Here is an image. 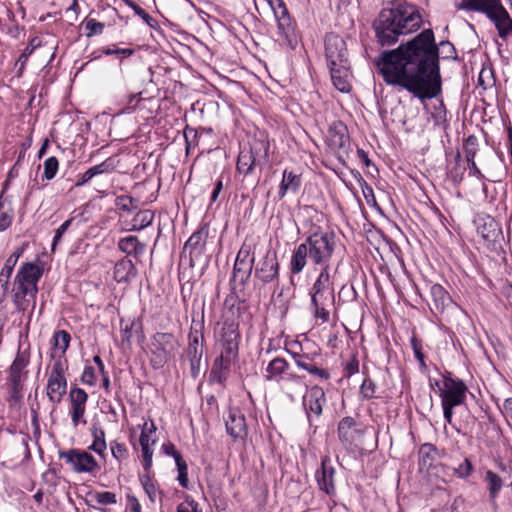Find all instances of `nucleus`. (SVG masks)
Listing matches in <instances>:
<instances>
[{"mask_svg":"<svg viewBox=\"0 0 512 512\" xmlns=\"http://www.w3.org/2000/svg\"><path fill=\"white\" fill-rule=\"evenodd\" d=\"M136 268L128 258H123L114 266V279L118 283H127L136 276Z\"/></svg>","mask_w":512,"mask_h":512,"instance_id":"obj_26","label":"nucleus"},{"mask_svg":"<svg viewBox=\"0 0 512 512\" xmlns=\"http://www.w3.org/2000/svg\"><path fill=\"white\" fill-rule=\"evenodd\" d=\"M36 302V294H33L31 297L30 294H24L22 292V289H19V286H17V290L14 294V304L19 311H25L28 309L29 306H32V308L35 307Z\"/></svg>","mask_w":512,"mask_h":512,"instance_id":"obj_36","label":"nucleus"},{"mask_svg":"<svg viewBox=\"0 0 512 512\" xmlns=\"http://www.w3.org/2000/svg\"><path fill=\"white\" fill-rule=\"evenodd\" d=\"M375 390H376L375 383L370 378H365L360 387V394L365 399H371L372 397H374Z\"/></svg>","mask_w":512,"mask_h":512,"instance_id":"obj_56","label":"nucleus"},{"mask_svg":"<svg viewBox=\"0 0 512 512\" xmlns=\"http://www.w3.org/2000/svg\"><path fill=\"white\" fill-rule=\"evenodd\" d=\"M334 290L330 284L329 266L323 267L318 278L316 279L312 292Z\"/></svg>","mask_w":512,"mask_h":512,"instance_id":"obj_40","label":"nucleus"},{"mask_svg":"<svg viewBox=\"0 0 512 512\" xmlns=\"http://www.w3.org/2000/svg\"><path fill=\"white\" fill-rule=\"evenodd\" d=\"M328 67L335 88L340 92H348L350 90V84L347 80L348 63H342V65H328Z\"/></svg>","mask_w":512,"mask_h":512,"instance_id":"obj_25","label":"nucleus"},{"mask_svg":"<svg viewBox=\"0 0 512 512\" xmlns=\"http://www.w3.org/2000/svg\"><path fill=\"white\" fill-rule=\"evenodd\" d=\"M430 297L429 306L434 314L443 313L453 303L448 292L440 284L431 285Z\"/></svg>","mask_w":512,"mask_h":512,"instance_id":"obj_22","label":"nucleus"},{"mask_svg":"<svg viewBox=\"0 0 512 512\" xmlns=\"http://www.w3.org/2000/svg\"><path fill=\"white\" fill-rule=\"evenodd\" d=\"M141 333L142 332V325L140 322H136L135 320L126 323L124 327L121 329V337L122 342L130 343L133 333Z\"/></svg>","mask_w":512,"mask_h":512,"instance_id":"obj_45","label":"nucleus"},{"mask_svg":"<svg viewBox=\"0 0 512 512\" xmlns=\"http://www.w3.org/2000/svg\"><path fill=\"white\" fill-rule=\"evenodd\" d=\"M279 262L275 251L267 250L263 258L257 263L255 277L263 283H270L277 279Z\"/></svg>","mask_w":512,"mask_h":512,"instance_id":"obj_14","label":"nucleus"},{"mask_svg":"<svg viewBox=\"0 0 512 512\" xmlns=\"http://www.w3.org/2000/svg\"><path fill=\"white\" fill-rule=\"evenodd\" d=\"M129 6L134 10V12L140 16L149 26L153 27V24L156 22L148 13L145 12L143 8L134 2H129Z\"/></svg>","mask_w":512,"mask_h":512,"instance_id":"obj_63","label":"nucleus"},{"mask_svg":"<svg viewBox=\"0 0 512 512\" xmlns=\"http://www.w3.org/2000/svg\"><path fill=\"white\" fill-rule=\"evenodd\" d=\"M443 378V387H439V396L444 418L447 423L452 424L453 408L465 402L468 388L461 379L453 378L451 375H444Z\"/></svg>","mask_w":512,"mask_h":512,"instance_id":"obj_5","label":"nucleus"},{"mask_svg":"<svg viewBox=\"0 0 512 512\" xmlns=\"http://www.w3.org/2000/svg\"><path fill=\"white\" fill-rule=\"evenodd\" d=\"M307 256H309V250L303 242L297 246L291 258L290 269L293 274L302 272L307 263Z\"/></svg>","mask_w":512,"mask_h":512,"instance_id":"obj_29","label":"nucleus"},{"mask_svg":"<svg viewBox=\"0 0 512 512\" xmlns=\"http://www.w3.org/2000/svg\"><path fill=\"white\" fill-rule=\"evenodd\" d=\"M208 232L206 225L200 227L189 237L184 245V252H188L190 265L192 267L201 262L204 258Z\"/></svg>","mask_w":512,"mask_h":512,"instance_id":"obj_10","label":"nucleus"},{"mask_svg":"<svg viewBox=\"0 0 512 512\" xmlns=\"http://www.w3.org/2000/svg\"><path fill=\"white\" fill-rule=\"evenodd\" d=\"M334 301V290H325L311 293V305L322 304L332 306Z\"/></svg>","mask_w":512,"mask_h":512,"instance_id":"obj_38","label":"nucleus"},{"mask_svg":"<svg viewBox=\"0 0 512 512\" xmlns=\"http://www.w3.org/2000/svg\"><path fill=\"white\" fill-rule=\"evenodd\" d=\"M29 363V356L26 353H18L9 368V383L10 384H23L27 377L25 368Z\"/></svg>","mask_w":512,"mask_h":512,"instance_id":"obj_23","label":"nucleus"},{"mask_svg":"<svg viewBox=\"0 0 512 512\" xmlns=\"http://www.w3.org/2000/svg\"><path fill=\"white\" fill-rule=\"evenodd\" d=\"M441 47L446 58H456L453 44H437L433 30L428 28L394 49L383 50L373 63L387 85L400 87L422 101L433 99L442 91Z\"/></svg>","mask_w":512,"mask_h":512,"instance_id":"obj_1","label":"nucleus"},{"mask_svg":"<svg viewBox=\"0 0 512 512\" xmlns=\"http://www.w3.org/2000/svg\"><path fill=\"white\" fill-rule=\"evenodd\" d=\"M455 473L459 477H467L472 472V464L469 459L465 458L457 467L454 468Z\"/></svg>","mask_w":512,"mask_h":512,"instance_id":"obj_60","label":"nucleus"},{"mask_svg":"<svg viewBox=\"0 0 512 512\" xmlns=\"http://www.w3.org/2000/svg\"><path fill=\"white\" fill-rule=\"evenodd\" d=\"M463 149L467 162H472L475 159L477 151L479 149L478 138L475 135H469L463 144Z\"/></svg>","mask_w":512,"mask_h":512,"instance_id":"obj_41","label":"nucleus"},{"mask_svg":"<svg viewBox=\"0 0 512 512\" xmlns=\"http://www.w3.org/2000/svg\"><path fill=\"white\" fill-rule=\"evenodd\" d=\"M227 433L234 439H244L247 436V425L244 414L238 408H230L225 420Z\"/></svg>","mask_w":512,"mask_h":512,"instance_id":"obj_17","label":"nucleus"},{"mask_svg":"<svg viewBox=\"0 0 512 512\" xmlns=\"http://www.w3.org/2000/svg\"><path fill=\"white\" fill-rule=\"evenodd\" d=\"M240 339L239 324L234 320L225 319L216 334L220 354L211 369L210 375L214 381L222 384L228 378L231 365L238 359Z\"/></svg>","mask_w":512,"mask_h":512,"instance_id":"obj_3","label":"nucleus"},{"mask_svg":"<svg viewBox=\"0 0 512 512\" xmlns=\"http://www.w3.org/2000/svg\"><path fill=\"white\" fill-rule=\"evenodd\" d=\"M337 431L340 441L345 445H352L357 436L362 433L355 419L350 416L340 420Z\"/></svg>","mask_w":512,"mask_h":512,"instance_id":"obj_21","label":"nucleus"},{"mask_svg":"<svg viewBox=\"0 0 512 512\" xmlns=\"http://www.w3.org/2000/svg\"><path fill=\"white\" fill-rule=\"evenodd\" d=\"M22 389L23 384H10L9 396L7 398V402L10 408L20 407L23 398Z\"/></svg>","mask_w":512,"mask_h":512,"instance_id":"obj_43","label":"nucleus"},{"mask_svg":"<svg viewBox=\"0 0 512 512\" xmlns=\"http://www.w3.org/2000/svg\"><path fill=\"white\" fill-rule=\"evenodd\" d=\"M70 339V334L65 330L56 332L54 334L55 348L61 350L62 353H65L69 347Z\"/></svg>","mask_w":512,"mask_h":512,"instance_id":"obj_50","label":"nucleus"},{"mask_svg":"<svg viewBox=\"0 0 512 512\" xmlns=\"http://www.w3.org/2000/svg\"><path fill=\"white\" fill-rule=\"evenodd\" d=\"M478 234L488 245L500 243L503 233L499 223L492 217L487 216L481 220L477 227Z\"/></svg>","mask_w":512,"mask_h":512,"instance_id":"obj_19","label":"nucleus"},{"mask_svg":"<svg viewBox=\"0 0 512 512\" xmlns=\"http://www.w3.org/2000/svg\"><path fill=\"white\" fill-rule=\"evenodd\" d=\"M423 23L417 6L405 0H392L372 23L375 41L381 47L392 46L403 35L420 29Z\"/></svg>","mask_w":512,"mask_h":512,"instance_id":"obj_2","label":"nucleus"},{"mask_svg":"<svg viewBox=\"0 0 512 512\" xmlns=\"http://www.w3.org/2000/svg\"><path fill=\"white\" fill-rule=\"evenodd\" d=\"M176 463V466H177V470H178V481H179V484L181 487L183 488H188V483H189V480H188V468H187V464H186V461L184 459H181Z\"/></svg>","mask_w":512,"mask_h":512,"instance_id":"obj_53","label":"nucleus"},{"mask_svg":"<svg viewBox=\"0 0 512 512\" xmlns=\"http://www.w3.org/2000/svg\"><path fill=\"white\" fill-rule=\"evenodd\" d=\"M179 347L177 339L171 333L157 332L151 341V364L154 368L163 367Z\"/></svg>","mask_w":512,"mask_h":512,"instance_id":"obj_7","label":"nucleus"},{"mask_svg":"<svg viewBox=\"0 0 512 512\" xmlns=\"http://www.w3.org/2000/svg\"><path fill=\"white\" fill-rule=\"evenodd\" d=\"M411 346H412V349H413V352H414V355H415L416 359L420 363L421 368L426 369L427 366H426V363H425L424 354L422 352V344H421V342L416 337H413L411 339Z\"/></svg>","mask_w":512,"mask_h":512,"instance_id":"obj_57","label":"nucleus"},{"mask_svg":"<svg viewBox=\"0 0 512 512\" xmlns=\"http://www.w3.org/2000/svg\"><path fill=\"white\" fill-rule=\"evenodd\" d=\"M92 499L99 505L116 504V494L109 491L95 492L91 494Z\"/></svg>","mask_w":512,"mask_h":512,"instance_id":"obj_49","label":"nucleus"},{"mask_svg":"<svg viewBox=\"0 0 512 512\" xmlns=\"http://www.w3.org/2000/svg\"><path fill=\"white\" fill-rule=\"evenodd\" d=\"M334 232H323L320 229L311 233L305 240L309 250V258L316 265L329 266V261L336 247Z\"/></svg>","mask_w":512,"mask_h":512,"instance_id":"obj_6","label":"nucleus"},{"mask_svg":"<svg viewBox=\"0 0 512 512\" xmlns=\"http://www.w3.org/2000/svg\"><path fill=\"white\" fill-rule=\"evenodd\" d=\"M91 433L93 436V443L88 447V449L96 452L102 458H105L107 443L105 440L104 430L97 425H93L91 428Z\"/></svg>","mask_w":512,"mask_h":512,"instance_id":"obj_33","label":"nucleus"},{"mask_svg":"<svg viewBox=\"0 0 512 512\" xmlns=\"http://www.w3.org/2000/svg\"><path fill=\"white\" fill-rule=\"evenodd\" d=\"M145 247V244L141 243L136 236H128L118 242V248L128 255H141L144 253Z\"/></svg>","mask_w":512,"mask_h":512,"instance_id":"obj_31","label":"nucleus"},{"mask_svg":"<svg viewBox=\"0 0 512 512\" xmlns=\"http://www.w3.org/2000/svg\"><path fill=\"white\" fill-rule=\"evenodd\" d=\"M292 357L295 361V364L299 368L306 370L309 374L318 377L319 379L322 380L329 379V372L326 369L317 367L307 354L293 353Z\"/></svg>","mask_w":512,"mask_h":512,"instance_id":"obj_24","label":"nucleus"},{"mask_svg":"<svg viewBox=\"0 0 512 512\" xmlns=\"http://www.w3.org/2000/svg\"><path fill=\"white\" fill-rule=\"evenodd\" d=\"M288 362L284 358H274L267 366L266 379L272 380L274 377L281 375L288 369Z\"/></svg>","mask_w":512,"mask_h":512,"instance_id":"obj_37","label":"nucleus"},{"mask_svg":"<svg viewBox=\"0 0 512 512\" xmlns=\"http://www.w3.org/2000/svg\"><path fill=\"white\" fill-rule=\"evenodd\" d=\"M82 382L93 386L96 383L95 369L92 366H86L82 374Z\"/></svg>","mask_w":512,"mask_h":512,"instance_id":"obj_64","label":"nucleus"},{"mask_svg":"<svg viewBox=\"0 0 512 512\" xmlns=\"http://www.w3.org/2000/svg\"><path fill=\"white\" fill-rule=\"evenodd\" d=\"M66 389V379L48 378L47 396L51 402L56 404L60 403L63 395L66 393Z\"/></svg>","mask_w":512,"mask_h":512,"instance_id":"obj_28","label":"nucleus"},{"mask_svg":"<svg viewBox=\"0 0 512 512\" xmlns=\"http://www.w3.org/2000/svg\"><path fill=\"white\" fill-rule=\"evenodd\" d=\"M114 170V165L110 159H107L103 161L102 163L95 165L93 167H90L88 169L89 174L93 177L104 174V173H110Z\"/></svg>","mask_w":512,"mask_h":512,"instance_id":"obj_52","label":"nucleus"},{"mask_svg":"<svg viewBox=\"0 0 512 512\" xmlns=\"http://www.w3.org/2000/svg\"><path fill=\"white\" fill-rule=\"evenodd\" d=\"M104 23L99 22L95 19H88L85 22V29L88 30L87 36L91 37L96 34H101L104 30Z\"/></svg>","mask_w":512,"mask_h":512,"instance_id":"obj_55","label":"nucleus"},{"mask_svg":"<svg viewBox=\"0 0 512 512\" xmlns=\"http://www.w3.org/2000/svg\"><path fill=\"white\" fill-rule=\"evenodd\" d=\"M151 445L144 444L141 446L142 457H143V468L145 471H149L152 466L153 450L150 448Z\"/></svg>","mask_w":512,"mask_h":512,"instance_id":"obj_59","label":"nucleus"},{"mask_svg":"<svg viewBox=\"0 0 512 512\" xmlns=\"http://www.w3.org/2000/svg\"><path fill=\"white\" fill-rule=\"evenodd\" d=\"M110 450L113 457L118 461L122 462L126 460L129 456L128 449L125 444L119 443L117 441L110 442Z\"/></svg>","mask_w":512,"mask_h":512,"instance_id":"obj_48","label":"nucleus"},{"mask_svg":"<svg viewBox=\"0 0 512 512\" xmlns=\"http://www.w3.org/2000/svg\"><path fill=\"white\" fill-rule=\"evenodd\" d=\"M134 198L128 195H122L117 197L116 205L119 207V209L125 210V211H131L134 208Z\"/></svg>","mask_w":512,"mask_h":512,"instance_id":"obj_61","label":"nucleus"},{"mask_svg":"<svg viewBox=\"0 0 512 512\" xmlns=\"http://www.w3.org/2000/svg\"><path fill=\"white\" fill-rule=\"evenodd\" d=\"M327 144L333 152L346 151L349 146L347 126L342 121H334L328 129Z\"/></svg>","mask_w":512,"mask_h":512,"instance_id":"obj_16","label":"nucleus"},{"mask_svg":"<svg viewBox=\"0 0 512 512\" xmlns=\"http://www.w3.org/2000/svg\"><path fill=\"white\" fill-rule=\"evenodd\" d=\"M14 211L11 201L0 195V232L8 229L13 221Z\"/></svg>","mask_w":512,"mask_h":512,"instance_id":"obj_32","label":"nucleus"},{"mask_svg":"<svg viewBox=\"0 0 512 512\" xmlns=\"http://www.w3.org/2000/svg\"><path fill=\"white\" fill-rule=\"evenodd\" d=\"M198 503L193 499H187L177 506L176 512H201Z\"/></svg>","mask_w":512,"mask_h":512,"instance_id":"obj_62","label":"nucleus"},{"mask_svg":"<svg viewBox=\"0 0 512 512\" xmlns=\"http://www.w3.org/2000/svg\"><path fill=\"white\" fill-rule=\"evenodd\" d=\"M435 452L434 445L430 443L423 444L419 449V465L423 467L431 466Z\"/></svg>","mask_w":512,"mask_h":512,"instance_id":"obj_42","label":"nucleus"},{"mask_svg":"<svg viewBox=\"0 0 512 512\" xmlns=\"http://www.w3.org/2000/svg\"><path fill=\"white\" fill-rule=\"evenodd\" d=\"M277 25L280 35L290 46L296 43L295 25L292 22L291 17L279 20Z\"/></svg>","mask_w":512,"mask_h":512,"instance_id":"obj_34","label":"nucleus"},{"mask_svg":"<svg viewBox=\"0 0 512 512\" xmlns=\"http://www.w3.org/2000/svg\"><path fill=\"white\" fill-rule=\"evenodd\" d=\"M306 388L307 386L303 381V377L299 375L288 374L284 379V389L292 400Z\"/></svg>","mask_w":512,"mask_h":512,"instance_id":"obj_30","label":"nucleus"},{"mask_svg":"<svg viewBox=\"0 0 512 512\" xmlns=\"http://www.w3.org/2000/svg\"><path fill=\"white\" fill-rule=\"evenodd\" d=\"M263 151L264 157H268L269 144L263 141H255L249 148H243L237 159L236 169L240 174L249 176L257 165V157Z\"/></svg>","mask_w":512,"mask_h":512,"instance_id":"obj_9","label":"nucleus"},{"mask_svg":"<svg viewBox=\"0 0 512 512\" xmlns=\"http://www.w3.org/2000/svg\"><path fill=\"white\" fill-rule=\"evenodd\" d=\"M154 219V212L151 210H141L136 213V215L133 217L131 221V228L130 230L134 231H140L153 222Z\"/></svg>","mask_w":512,"mask_h":512,"instance_id":"obj_35","label":"nucleus"},{"mask_svg":"<svg viewBox=\"0 0 512 512\" xmlns=\"http://www.w3.org/2000/svg\"><path fill=\"white\" fill-rule=\"evenodd\" d=\"M325 403V392L317 385L311 387L308 394L303 397V406L308 415L313 413L317 417L321 416ZM308 418L310 419V416Z\"/></svg>","mask_w":512,"mask_h":512,"instance_id":"obj_20","label":"nucleus"},{"mask_svg":"<svg viewBox=\"0 0 512 512\" xmlns=\"http://www.w3.org/2000/svg\"><path fill=\"white\" fill-rule=\"evenodd\" d=\"M16 265L15 258H8L0 272V287H3V291H8L9 278Z\"/></svg>","mask_w":512,"mask_h":512,"instance_id":"obj_44","label":"nucleus"},{"mask_svg":"<svg viewBox=\"0 0 512 512\" xmlns=\"http://www.w3.org/2000/svg\"><path fill=\"white\" fill-rule=\"evenodd\" d=\"M59 458L70 464L75 473H87L95 476L100 471L99 463L86 450L73 448L68 451H59Z\"/></svg>","mask_w":512,"mask_h":512,"instance_id":"obj_8","label":"nucleus"},{"mask_svg":"<svg viewBox=\"0 0 512 512\" xmlns=\"http://www.w3.org/2000/svg\"><path fill=\"white\" fill-rule=\"evenodd\" d=\"M325 54L328 65H342L348 63L346 43L336 34H328L325 38Z\"/></svg>","mask_w":512,"mask_h":512,"instance_id":"obj_13","label":"nucleus"},{"mask_svg":"<svg viewBox=\"0 0 512 512\" xmlns=\"http://www.w3.org/2000/svg\"><path fill=\"white\" fill-rule=\"evenodd\" d=\"M465 170L461 165V154L458 152L455 156V166L449 171V177L453 183L458 184L462 181Z\"/></svg>","mask_w":512,"mask_h":512,"instance_id":"obj_47","label":"nucleus"},{"mask_svg":"<svg viewBox=\"0 0 512 512\" xmlns=\"http://www.w3.org/2000/svg\"><path fill=\"white\" fill-rule=\"evenodd\" d=\"M69 397L72 407H85L88 399L87 393L78 387L71 389Z\"/></svg>","mask_w":512,"mask_h":512,"instance_id":"obj_46","label":"nucleus"},{"mask_svg":"<svg viewBox=\"0 0 512 512\" xmlns=\"http://www.w3.org/2000/svg\"><path fill=\"white\" fill-rule=\"evenodd\" d=\"M59 167L58 159L54 156L47 158L44 161V173L43 177L47 180H51L55 177Z\"/></svg>","mask_w":512,"mask_h":512,"instance_id":"obj_51","label":"nucleus"},{"mask_svg":"<svg viewBox=\"0 0 512 512\" xmlns=\"http://www.w3.org/2000/svg\"><path fill=\"white\" fill-rule=\"evenodd\" d=\"M458 8L485 14L501 39H506L512 33V18L501 0H461Z\"/></svg>","mask_w":512,"mask_h":512,"instance_id":"obj_4","label":"nucleus"},{"mask_svg":"<svg viewBox=\"0 0 512 512\" xmlns=\"http://www.w3.org/2000/svg\"><path fill=\"white\" fill-rule=\"evenodd\" d=\"M41 275L42 271L37 265L26 263L18 271L15 283L19 286V289H22L24 294H30L32 297L33 294L38 292L37 283Z\"/></svg>","mask_w":512,"mask_h":512,"instance_id":"obj_12","label":"nucleus"},{"mask_svg":"<svg viewBox=\"0 0 512 512\" xmlns=\"http://www.w3.org/2000/svg\"><path fill=\"white\" fill-rule=\"evenodd\" d=\"M203 355V335L198 330L189 333V343L187 347V356L190 361L191 374L196 378L200 371V364Z\"/></svg>","mask_w":512,"mask_h":512,"instance_id":"obj_15","label":"nucleus"},{"mask_svg":"<svg viewBox=\"0 0 512 512\" xmlns=\"http://www.w3.org/2000/svg\"><path fill=\"white\" fill-rule=\"evenodd\" d=\"M311 306L313 307V313H314L315 318L321 319L323 323L329 321L330 313L327 309V307H329V305L318 304V305H311Z\"/></svg>","mask_w":512,"mask_h":512,"instance_id":"obj_58","label":"nucleus"},{"mask_svg":"<svg viewBox=\"0 0 512 512\" xmlns=\"http://www.w3.org/2000/svg\"><path fill=\"white\" fill-rule=\"evenodd\" d=\"M301 186L300 175L293 171L284 170L282 181L279 186V197L284 198L288 191L296 193Z\"/></svg>","mask_w":512,"mask_h":512,"instance_id":"obj_27","label":"nucleus"},{"mask_svg":"<svg viewBox=\"0 0 512 512\" xmlns=\"http://www.w3.org/2000/svg\"><path fill=\"white\" fill-rule=\"evenodd\" d=\"M485 481L488 484L490 497L494 499L502 488V479L493 471L488 470L485 474Z\"/></svg>","mask_w":512,"mask_h":512,"instance_id":"obj_39","label":"nucleus"},{"mask_svg":"<svg viewBox=\"0 0 512 512\" xmlns=\"http://www.w3.org/2000/svg\"><path fill=\"white\" fill-rule=\"evenodd\" d=\"M335 469L331 463V459L325 456L321 461V467L316 471L315 477L320 490L327 495L335 493Z\"/></svg>","mask_w":512,"mask_h":512,"instance_id":"obj_18","label":"nucleus"},{"mask_svg":"<svg viewBox=\"0 0 512 512\" xmlns=\"http://www.w3.org/2000/svg\"><path fill=\"white\" fill-rule=\"evenodd\" d=\"M269 6L273 10L277 22L279 20H282L283 18L290 17L288 9L283 0H276L275 2L272 3V5Z\"/></svg>","mask_w":512,"mask_h":512,"instance_id":"obj_54","label":"nucleus"},{"mask_svg":"<svg viewBox=\"0 0 512 512\" xmlns=\"http://www.w3.org/2000/svg\"><path fill=\"white\" fill-rule=\"evenodd\" d=\"M255 258L251 253V247L243 244L238 251L233 267L232 280L245 285L250 279Z\"/></svg>","mask_w":512,"mask_h":512,"instance_id":"obj_11","label":"nucleus"}]
</instances>
